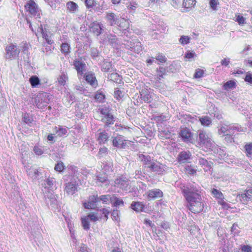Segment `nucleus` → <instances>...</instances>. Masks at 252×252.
Returning <instances> with one entry per match:
<instances>
[{"instance_id":"f257e3e1","label":"nucleus","mask_w":252,"mask_h":252,"mask_svg":"<svg viewBox=\"0 0 252 252\" xmlns=\"http://www.w3.org/2000/svg\"><path fill=\"white\" fill-rule=\"evenodd\" d=\"M188 203L189 210L193 213L203 211L204 205L201 196V188L194 182L181 183L178 185Z\"/></svg>"},{"instance_id":"f03ea898","label":"nucleus","mask_w":252,"mask_h":252,"mask_svg":"<svg viewBox=\"0 0 252 252\" xmlns=\"http://www.w3.org/2000/svg\"><path fill=\"white\" fill-rule=\"evenodd\" d=\"M79 173L77 167L75 166H70L68 168V174L63 176V179L65 182V190L68 194L73 195L77 190L79 179Z\"/></svg>"},{"instance_id":"7ed1b4c3","label":"nucleus","mask_w":252,"mask_h":252,"mask_svg":"<svg viewBox=\"0 0 252 252\" xmlns=\"http://www.w3.org/2000/svg\"><path fill=\"white\" fill-rule=\"evenodd\" d=\"M196 142L198 147L207 150L212 149L214 146V141L212 139V136L204 130L198 131Z\"/></svg>"},{"instance_id":"20e7f679","label":"nucleus","mask_w":252,"mask_h":252,"mask_svg":"<svg viewBox=\"0 0 252 252\" xmlns=\"http://www.w3.org/2000/svg\"><path fill=\"white\" fill-rule=\"evenodd\" d=\"M105 18L109 25L114 26L115 25L118 26L120 28H127L129 26L128 22L125 20L124 22H121L122 20L124 18H121L118 16H117L114 13L107 12Z\"/></svg>"},{"instance_id":"39448f33","label":"nucleus","mask_w":252,"mask_h":252,"mask_svg":"<svg viewBox=\"0 0 252 252\" xmlns=\"http://www.w3.org/2000/svg\"><path fill=\"white\" fill-rule=\"evenodd\" d=\"M126 43H123L125 47L129 51L127 53L129 55H131L130 52H133L136 54H139L143 50L142 44L138 40H132V41H128L124 39Z\"/></svg>"},{"instance_id":"423d86ee","label":"nucleus","mask_w":252,"mask_h":252,"mask_svg":"<svg viewBox=\"0 0 252 252\" xmlns=\"http://www.w3.org/2000/svg\"><path fill=\"white\" fill-rule=\"evenodd\" d=\"M44 200L48 207L54 211H59L60 205L55 196L51 192H48L44 195Z\"/></svg>"},{"instance_id":"0eeeda50","label":"nucleus","mask_w":252,"mask_h":252,"mask_svg":"<svg viewBox=\"0 0 252 252\" xmlns=\"http://www.w3.org/2000/svg\"><path fill=\"white\" fill-rule=\"evenodd\" d=\"M50 95L46 92L39 94L34 97V103L39 109H43L47 106L50 101Z\"/></svg>"},{"instance_id":"6e6552de","label":"nucleus","mask_w":252,"mask_h":252,"mask_svg":"<svg viewBox=\"0 0 252 252\" xmlns=\"http://www.w3.org/2000/svg\"><path fill=\"white\" fill-rule=\"evenodd\" d=\"M5 50V54L4 57L6 59L8 60L16 58L18 57L20 52V49L13 44L7 46Z\"/></svg>"},{"instance_id":"1a4fd4ad","label":"nucleus","mask_w":252,"mask_h":252,"mask_svg":"<svg viewBox=\"0 0 252 252\" xmlns=\"http://www.w3.org/2000/svg\"><path fill=\"white\" fill-rule=\"evenodd\" d=\"M75 69L77 71L78 78L80 79L84 74L86 71L87 66L82 58L76 59L73 61V63Z\"/></svg>"},{"instance_id":"9d476101","label":"nucleus","mask_w":252,"mask_h":252,"mask_svg":"<svg viewBox=\"0 0 252 252\" xmlns=\"http://www.w3.org/2000/svg\"><path fill=\"white\" fill-rule=\"evenodd\" d=\"M26 9L35 18H40V11L37 4L32 0L27 2L25 5Z\"/></svg>"},{"instance_id":"9b49d317","label":"nucleus","mask_w":252,"mask_h":252,"mask_svg":"<svg viewBox=\"0 0 252 252\" xmlns=\"http://www.w3.org/2000/svg\"><path fill=\"white\" fill-rule=\"evenodd\" d=\"M126 140L124 136L117 134L112 137V145L119 149H125L126 145Z\"/></svg>"},{"instance_id":"f8f14e48","label":"nucleus","mask_w":252,"mask_h":252,"mask_svg":"<svg viewBox=\"0 0 252 252\" xmlns=\"http://www.w3.org/2000/svg\"><path fill=\"white\" fill-rule=\"evenodd\" d=\"M192 158V155L189 151H183L180 152L177 157V161L180 164L189 163Z\"/></svg>"},{"instance_id":"ddd939ff","label":"nucleus","mask_w":252,"mask_h":252,"mask_svg":"<svg viewBox=\"0 0 252 252\" xmlns=\"http://www.w3.org/2000/svg\"><path fill=\"white\" fill-rule=\"evenodd\" d=\"M166 165H162L159 162H156L155 161L149 166L150 171L156 172L158 174L162 175L165 171Z\"/></svg>"},{"instance_id":"4468645a","label":"nucleus","mask_w":252,"mask_h":252,"mask_svg":"<svg viewBox=\"0 0 252 252\" xmlns=\"http://www.w3.org/2000/svg\"><path fill=\"white\" fill-rule=\"evenodd\" d=\"M179 134L184 142L187 143L191 142L192 133L189 128L187 127H181Z\"/></svg>"},{"instance_id":"2eb2a0df","label":"nucleus","mask_w":252,"mask_h":252,"mask_svg":"<svg viewBox=\"0 0 252 252\" xmlns=\"http://www.w3.org/2000/svg\"><path fill=\"white\" fill-rule=\"evenodd\" d=\"M90 28L91 32L96 36H98L101 34L102 31L104 30L103 25L97 22H94L91 23Z\"/></svg>"},{"instance_id":"dca6fc26","label":"nucleus","mask_w":252,"mask_h":252,"mask_svg":"<svg viewBox=\"0 0 252 252\" xmlns=\"http://www.w3.org/2000/svg\"><path fill=\"white\" fill-rule=\"evenodd\" d=\"M101 121L104 123L103 128L109 130V128L113 125L115 121L113 114L108 115L107 116H101Z\"/></svg>"},{"instance_id":"f3484780","label":"nucleus","mask_w":252,"mask_h":252,"mask_svg":"<svg viewBox=\"0 0 252 252\" xmlns=\"http://www.w3.org/2000/svg\"><path fill=\"white\" fill-rule=\"evenodd\" d=\"M86 82L92 87L96 88L98 85L97 81L95 76L94 73L92 71L86 73L84 76Z\"/></svg>"},{"instance_id":"a211bd4d","label":"nucleus","mask_w":252,"mask_h":252,"mask_svg":"<svg viewBox=\"0 0 252 252\" xmlns=\"http://www.w3.org/2000/svg\"><path fill=\"white\" fill-rule=\"evenodd\" d=\"M41 170L40 168L37 169L31 167L27 170V173L33 180H37L39 179V176L41 175Z\"/></svg>"},{"instance_id":"6ab92c4d","label":"nucleus","mask_w":252,"mask_h":252,"mask_svg":"<svg viewBox=\"0 0 252 252\" xmlns=\"http://www.w3.org/2000/svg\"><path fill=\"white\" fill-rule=\"evenodd\" d=\"M145 204L143 202L133 201L130 205V208L136 213H147V212L145 210Z\"/></svg>"},{"instance_id":"aec40b11","label":"nucleus","mask_w":252,"mask_h":252,"mask_svg":"<svg viewBox=\"0 0 252 252\" xmlns=\"http://www.w3.org/2000/svg\"><path fill=\"white\" fill-rule=\"evenodd\" d=\"M229 135H234L236 132H245L247 130L246 127H242L240 125L237 124L229 125Z\"/></svg>"},{"instance_id":"412c9836","label":"nucleus","mask_w":252,"mask_h":252,"mask_svg":"<svg viewBox=\"0 0 252 252\" xmlns=\"http://www.w3.org/2000/svg\"><path fill=\"white\" fill-rule=\"evenodd\" d=\"M93 179L96 181V184L107 183L108 180L107 175L104 172H99L93 176Z\"/></svg>"},{"instance_id":"4be33fe9","label":"nucleus","mask_w":252,"mask_h":252,"mask_svg":"<svg viewBox=\"0 0 252 252\" xmlns=\"http://www.w3.org/2000/svg\"><path fill=\"white\" fill-rule=\"evenodd\" d=\"M239 198L243 204H246L249 201H252V189L246 190L244 193L239 195Z\"/></svg>"},{"instance_id":"5701e85b","label":"nucleus","mask_w":252,"mask_h":252,"mask_svg":"<svg viewBox=\"0 0 252 252\" xmlns=\"http://www.w3.org/2000/svg\"><path fill=\"white\" fill-rule=\"evenodd\" d=\"M147 193L148 198L149 199L161 198L163 196L162 191L158 189L149 190Z\"/></svg>"},{"instance_id":"b1692460","label":"nucleus","mask_w":252,"mask_h":252,"mask_svg":"<svg viewBox=\"0 0 252 252\" xmlns=\"http://www.w3.org/2000/svg\"><path fill=\"white\" fill-rule=\"evenodd\" d=\"M115 183L123 190L126 191L129 188V181L126 178L117 179L115 181Z\"/></svg>"},{"instance_id":"393cba45","label":"nucleus","mask_w":252,"mask_h":252,"mask_svg":"<svg viewBox=\"0 0 252 252\" xmlns=\"http://www.w3.org/2000/svg\"><path fill=\"white\" fill-rule=\"evenodd\" d=\"M140 101L143 100L145 102L150 103L152 100V96L149 91L146 89H143L140 92Z\"/></svg>"},{"instance_id":"a878e982","label":"nucleus","mask_w":252,"mask_h":252,"mask_svg":"<svg viewBox=\"0 0 252 252\" xmlns=\"http://www.w3.org/2000/svg\"><path fill=\"white\" fill-rule=\"evenodd\" d=\"M107 131H108L107 129H104V130L98 133L97 141L99 144H103L107 142L110 137V133Z\"/></svg>"},{"instance_id":"bb28decb","label":"nucleus","mask_w":252,"mask_h":252,"mask_svg":"<svg viewBox=\"0 0 252 252\" xmlns=\"http://www.w3.org/2000/svg\"><path fill=\"white\" fill-rule=\"evenodd\" d=\"M198 163L205 171L210 170L213 164V162L211 161H208L207 159L202 158H198Z\"/></svg>"},{"instance_id":"cd10ccee","label":"nucleus","mask_w":252,"mask_h":252,"mask_svg":"<svg viewBox=\"0 0 252 252\" xmlns=\"http://www.w3.org/2000/svg\"><path fill=\"white\" fill-rule=\"evenodd\" d=\"M105 39L108 42L109 44L113 46H116L118 44V38L116 35L112 34V33L106 34V37Z\"/></svg>"},{"instance_id":"c85d7f7f","label":"nucleus","mask_w":252,"mask_h":252,"mask_svg":"<svg viewBox=\"0 0 252 252\" xmlns=\"http://www.w3.org/2000/svg\"><path fill=\"white\" fill-rule=\"evenodd\" d=\"M139 158L143 161V164L145 168H149V166L153 162L154 160H152L150 156H145L144 155H140Z\"/></svg>"},{"instance_id":"c756f323","label":"nucleus","mask_w":252,"mask_h":252,"mask_svg":"<svg viewBox=\"0 0 252 252\" xmlns=\"http://www.w3.org/2000/svg\"><path fill=\"white\" fill-rule=\"evenodd\" d=\"M180 63L176 62H173L169 66H167V72L168 73H175L180 68Z\"/></svg>"},{"instance_id":"7c9ffc66","label":"nucleus","mask_w":252,"mask_h":252,"mask_svg":"<svg viewBox=\"0 0 252 252\" xmlns=\"http://www.w3.org/2000/svg\"><path fill=\"white\" fill-rule=\"evenodd\" d=\"M94 99L99 102H104L105 99V94L100 89L96 91L94 96Z\"/></svg>"},{"instance_id":"2f4dec72","label":"nucleus","mask_w":252,"mask_h":252,"mask_svg":"<svg viewBox=\"0 0 252 252\" xmlns=\"http://www.w3.org/2000/svg\"><path fill=\"white\" fill-rule=\"evenodd\" d=\"M68 77L66 72H62L61 74L58 78V81L61 86H64L65 83L68 81Z\"/></svg>"},{"instance_id":"473e14b6","label":"nucleus","mask_w":252,"mask_h":252,"mask_svg":"<svg viewBox=\"0 0 252 252\" xmlns=\"http://www.w3.org/2000/svg\"><path fill=\"white\" fill-rule=\"evenodd\" d=\"M108 79L117 83L121 84L122 78L117 73H112L108 75Z\"/></svg>"},{"instance_id":"72a5a7b5","label":"nucleus","mask_w":252,"mask_h":252,"mask_svg":"<svg viewBox=\"0 0 252 252\" xmlns=\"http://www.w3.org/2000/svg\"><path fill=\"white\" fill-rule=\"evenodd\" d=\"M29 82L32 88H36L40 83L39 78L36 75H32L29 79Z\"/></svg>"},{"instance_id":"f704fd0d","label":"nucleus","mask_w":252,"mask_h":252,"mask_svg":"<svg viewBox=\"0 0 252 252\" xmlns=\"http://www.w3.org/2000/svg\"><path fill=\"white\" fill-rule=\"evenodd\" d=\"M199 121L201 125L204 126H209L212 124L211 118L207 116L199 117Z\"/></svg>"},{"instance_id":"c9c22d12","label":"nucleus","mask_w":252,"mask_h":252,"mask_svg":"<svg viewBox=\"0 0 252 252\" xmlns=\"http://www.w3.org/2000/svg\"><path fill=\"white\" fill-rule=\"evenodd\" d=\"M112 66V63L107 61H104L101 64V71L103 72L110 71Z\"/></svg>"},{"instance_id":"e433bc0d","label":"nucleus","mask_w":252,"mask_h":252,"mask_svg":"<svg viewBox=\"0 0 252 252\" xmlns=\"http://www.w3.org/2000/svg\"><path fill=\"white\" fill-rule=\"evenodd\" d=\"M236 87V83L233 80H229L227 81L223 85V89L226 91H228L230 89H233Z\"/></svg>"},{"instance_id":"4c0bfd02","label":"nucleus","mask_w":252,"mask_h":252,"mask_svg":"<svg viewBox=\"0 0 252 252\" xmlns=\"http://www.w3.org/2000/svg\"><path fill=\"white\" fill-rule=\"evenodd\" d=\"M157 72L158 76V79L160 80L161 78H163L164 75H166L167 73V67H163L160 66L157 69Z\"/></svg>"},{"instance_id":"58836bf2","label":"nucleus","mask_w":252,"mask_h":252,"mask_svg":"<svg viewBox=\"0 0 252 252\" xmlns=\"http://www.w3.org/2000/svg\"><path fill=\"white\" fill-rule=\"evenodd\" d=\"M81 224L83 229L88 230L90 228V224L89 219L87 217H83L81 219Z\"/></svg>"},{"instance_id":"ea45409f","label":"nucleus","mask_w":252,"mask_h":252,"mask_svg":"<svg viewBox=\"0 0 252 252\" xmlns=\"http://www.w3.org/2000/svg\"><path fill=\"white\" fill-rule=\"evenodd\" d=\"M98 201H102L103 203H107V202H112L113 199L109 194L103 195L98 197Z\"/></svg>"},{"instance_id":"a19ab883","label":"nucleus","mask_w":252,"mask_h":252,"mask_svg":"<svg viewBox=\"0 0 252 252\" xmlns=\"http://www.w3.org/2000/svg\"><path fill=\"white\" fill-rule=\"evenodd\" d=\"M22 121L26 124L31 126L33 122V119L29 114L25 113L23 116Z\"/></svg>"},{"instance_id":"79ce46f5","label":"nucleus","mask_w":252,"mask_h":252,"mask_svg":"<svg viewBox=\"0 0 252 252\" xmlns=\"http://www.w3.org/2000/svg\"><path fill=\"white\" fill-rule=\"evenodd\" d=\"M114 199L113 200L112 203L114 207H118L120 206H124V202L121 199H120L116 196L113 197Z\"/></svg>"},{"instance_id":"37998d69","label":"nucleus","mask_w":252,"mask_h":252,"mask_svg":"<svg viewBox=\"0 0 252 252\" xmlns=\"http://www.w3.org/2000/svg\"><path fill=\"white\" fill-rule=\"evenodd\" d=\"M195 2V0H184L183 5L186 8H189L193 6Z\"/></svg>"},{"instance_id":"c03bdc74","label":"nucleus","mask_w":252,"mask_h":252,"mask_svg":"<svg viewBox=\"0 0 252 252\" xmlns=\"http://www.w3.org/2000/svg\"><path fill=\"white\" fill-rule=\"evenodd\" d=\"M61 52L64 55L70 53V46L67 43H63L61 46Z\"/></svg>"},{"instance_id":"a18cd8bd","label":"nucleus","mask_w":252,"mask_h":252,"mask_svg":"<svg viewBox=\"0 0 252 252\" xmlns=\"http://www.w3.org/2000/svg\"><path fill=\"white\" fill-rule=\"evenodd\" d=\"M55 129L57 135L60 136H62L64 135H65L67 132V129L66 128L63 127H60L58 128L56 126L55 127Z\"/></svg>"},{"instance_id":"49530a36","label":"nucleus","mask_w":252,"mask_h":252,"mask_svg":"<svg viewBox=\"0 0 252 252\" xmlns=\"http://www.w3.org/2000/svg\"><path fill=\"white\" fill-rule=\"evenodd\" d=\"M98 111L100 112V113L102 115L101 116H107L108 115L112 114L110 112V109L109 107L104 106L99 108L98 109Z\"/></svg>"},{"instance_id":"de8ad7c7","label":"nucleus","mask_w":252,"mask_h":252,"mask_svg":"<svg viewBox=\"0 0 252 252\" xmlns=\"http://www.w3.org/2000/svg\"><path fill=\"white\" fill-rule=\"evenodd\" d=\"M56 181L53 178H47L46 180V183L47 185V187L49 189L52 190L55 187V186L54 187V184Z\"/></svg>"},{"instance_id":"09e8293b","label":"nucleus","mask_w":252,"mask_h":252,"mask_svg":"<svg viewBox=\"0 0 252 252\" xmlns=\"http://www.w3.org/2000/svg\"><path fill=\"white\" fill-rule=\"evenodd\" d=\"M66 6L67 8L71 12H74L78 8L77 4L73 1L68 2L66 4Z\"/></svg>"},{"instance_id":"8fccbe9b","label":"nucleus","mask_w":252,"mask_h":252,"mask_svg":"<svg viewBox=\"0 0 252 252\" xmlns=\"http://www.w3.org/2000/svg\"><path fill=\"white\" fill-rule=\"evenodd\" d=\"M212 194H213L214 197H216L217 199H222V198H223V194L222 193V192L218 190L217 189H213L212 190Z\"/></svg>"},{"instance_id":"3c124183","label":"nucleus","mask_w":252,"mask_h":252,"mask_svg":"<svg viewBox=\"0 0 252 252\" xmlns=\"http://www.w3.org/2000/svg\"><path fill=\"white\" fill-rule=\"evenodd\" d=\"M238 224L234 223L231 227V234L234 236L239 235L240 230L238 229Z\"/></svg>"},{"instance_id":"603ef678","label":"nucleus","mask_w":252,"mask_h":252,"mask_svg":"<svg viewBox=\"0 0 252 252\" xmlns=\"http://www.w3.org/2000/svg\"><path fill=\"white\" fill-rule=\"evenodd\" d=\"M138 7V4L135 2H130L127 4V8L130 10V12L134 13L135 12L136 9Z\"/></svg>"},{"instance_id":"864d4df0","label":"nucleus","mask_w":252,"mask_h":252,"mask_svg":"<svg viewBox=\"0 0 252 252\" xmlns=\"http://www.w3.org/2000/svg\"><path fill=\"white\" fill-rule=\"evenodd\" d=\"M128 28V27L126 28H125L126 29L123 30V31H121L120 30H119V29H116V30L118 31H119V32L118 33L117 32L115 31L114 30L113 31V32L115 33H117L119 35V34L120 33V35L121 36H126V37H128L129 36V34L130 33V32H129L128 30H127V29Z\"/></svg>"},{"instance_id":"5fc2aeb1","label":"nucleus","mask_w":252,"mask_h":252,"mask_svg":"<svg viewBox=\"0 0 252 252\" xmlns=\"http://www.w3.org/2000/svg\"><path fill=\"white\" fill-rule=\"evenodd\" d=\"M244 148L247 156L251 157L252 155V142L246 144Z\"/></svg>"},{"instance_id":"6e6d98bb","label":"nucleus","mask_w":252,"mask_h":252,"mask_svg":"<svg viewBox=\"0 0 252 252\" xmlns=\"http://www.w3.org/2000/svg\"><path fill=\"white\" fill-rule=\"evenodd\" d=\"M185 168L186 172L190 175H193L196 173V170L191 165H187Z\"/></svg>"},{"instance_id":"4d7b16f0","label":"nucleus","mask_w":252,"mask_h":252,"mask_svg":"<svg viewBox=\"0 0 252 252\" xmlns=\"http://www.w3.org/2000/svg\"><path fill=\"white\" fill-rule=\"evenodd\" d=\"M65 166L62 161L58 162L55 166L54 169L55 171L61 172L64 169Z\"/></svg>"},{"instance_id":"13d9d810","label":"nucleus","mask_w":252,"mask_h":252,"mask_svg":"<svg viewBox=\"0 0 252 252\" xmlns=\"http://www.w3.org/2000/svg\"><path fill=\"white\" fill-rule=\"evenodd\" d=\"M108 154V149L106 147L100 148L97 154V156L99 158L105 157Z\"/></svg>"},{"instance_id":"bf43d9fd","label":"nucleus","mask_w":252,"mask_h":252,"mask_svg":"<svg viewBox=\"0 0 252 252\" xmlns=\"http://www.w3.org/2000/svg\"><path fill=\"white\" fill-rule=\"evenodd\" d=\"M119 211L117 209H114L111 214V217L113 220L119 222L120 218L119 216Z\"/></svg>"},{"instance_id":"052dcab7","label":"nucleus","mask_w":252,"mask_h":252,"mask_svg":"<svg viewBox=\"0 0 252 252\" xmlns=\"http://www.w3.org/2000/svg\"><path fill=\"white\" fill-rule=\"evenodd\" d=\"M33 151L35 154L38 156H40L44 153V151L42 147L38 145H35L34 146Z\"/></svg>"},{"instance_id":"680f3d73","label":"nucleus","mask_w":252,"mask_h":252,"mask_svg":"<svg viewBox=\"0 0 252 252\" xmlns=\"http://www.w3.org/2000/svg\"><path fill=\"white\" fill-rule=\"evenodd\" d=\"M84 3L88 9L93 8L96 5L94 0H85Z\"/></svg>"},{"instance_id":"e2e57ef3","label":"nucleus","mask_w":252,"mask_h":252,"mask_svg":"<svg viewBox=\"0 0 252 252\" xmlns=\"http://www.w3.org/2000/svg\"><path fill=\"white\" fill-rule=\"evenodd\" d=\"M190 38L188 36L182 35L179 39V42L182 45L187 44L189 42Z\"/></svg>"},{"instance_id":"0e129e2a","label":"nucleus","mask_w":252,"mask_h":252,"mask_svg":"<svg viewBox=\"0 0 252 252\" xmlns=\"http://www.w3.org/2000/svg\"><path fill=\"white\" fill-rule=\"evenodd\" d=\"M51 7L56 8V4L60 3L61 0H44Z\"/></svg>"},{"instance_id":"69168bd1","label":"nucleus","mask_w":252,"mask_h":252,"mask_svg":"<svg viewBox=\"0 0 252 252\" xmlns=\"http://www.w3.org/2000/svg\"><path fill=\"white\" fill-rule=\"evenodd\" d=\"M204 74V71L201 69L198 68L195 70L193 77L195 78L198 79L201 78Z\"/></svg>"},{"instance_id":"338daca9","label":"nucleus","mask_w":252,"mask_h":252,"mask_svg":"<svg viewBox=\"0 0 252 252\" xmlns=\"http://www.w3.org/2000/svg\"><path fill=\"white\" fill-rule=\"evenodd\" d=\"M241 249L243 252H252V247L248 245H241Z\"/></svg>"},{"instance_id":"774afa93","label":"nucleus","mask_w":252,"mask_h":252,"mask_svg":"<svg viewBox=\"0 0 252 252\" xmlns=\"http://www.w3.org/2000/svg\"><path fill=\"white\" fill-rule=\"evenodd\" d=\"M245 82L250 84H252V74L250 72H248L244 79Z\"/></svg>"}]
</instances>
